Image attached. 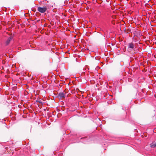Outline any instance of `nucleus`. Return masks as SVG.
Wrapping results in <instances>:
<instances>
[{"mask_svg":"<svg viewBox=\"0 0 156 156\" xmlns=\"http://www.w3.org/2000/svg\"><path fill=\"white\" fill-rule=\"evenodd\" d=\"M151 147L152 148H154L156 147V142H153L150 144Z\"/></svg>","mask_w":156,"mask_h":156,"instance_id":"nucleus-6","label":"nucleus"},{"mask_svg":"<svg viewBox=\"0 0 156 156\" xmlns=\"http://www.w3.org/2000/svg\"><path fill=\"white\" fill-rule=\"evenodd\" d=\"M128 48L133 49L134 48L133 43L132 42L129 43V44Z\"/></svg>","mask_w":156,"mask_h":156,"instance_id":"nucleus-5","label":"nucleus"},{"mask_svg":"<svg viewBox=\"0 0 156 156\" xmlns=\"http://www.w3.org/2000/svg\"><path fill=\"white\" fill-rule=\"evenodd\" d=\"M37 102H39V103H42V102H41V101H37Z\"/></svg>","mask_w":156,"mask_h":156,"instance_id":"nucleus-7","label":"nucleus"},{"mask_svg":"<svg viewBox=\"0 0 156 156\" xmlns=\"http://www.w3.org/2000/svg\"><path fill=\"white\" fill-rule=\"evenodd\" d=\"M12 37H9L7 41L6 42V44L7 45L9 44L10 42L11 41V40H12Z\"/></svg>","mask_w":156,"mask_h":156,"instance_id":"nucleus-4","label":"nucleus"},{"mask_svg":"<svg viewBox=\"0 0 156 156\" xmlns=\"http://www.w3.org/2000/svg\"><path fill=\"white\" fill-rule=\"evenodd\" d=\"M47 9V8L46 7H39L37 8L38 11L40 12L43 13L45 12L46 11Z\"/></svg>","mask_w":156,"mask_h":156,"instance_id":"nucleus-2","label":"nucleus"},{"mask_svg":"<svg viewBox=\"0 0 156 156\" xmlns=\"http://www.w3.org/2000/svg\"><path fill=\"white\" fill-rule=\"evenodd\" d=\"M58 97L59 98H64L65 97V95L63 92H60L58 94Z\"/></svg>","mask_w":156,"mask_h":156,"instance_id":"nucleus-3","label":"nucleus"},{"mask_svg":"<svg viewBox=\"0 0 156 156\" xmlns=\"http://www.w3.org/2000/svg\"><path fill=\"white\" fill-rule=\"evenodd\" d=\"M103 38V36L101 34H98L95 36L94 39L95 41L100 40Z\"/></svg>","mask_w":156,"mask_h":156,"instance_id":"nucleus-1","label":"nucleus"}]
</instances>
